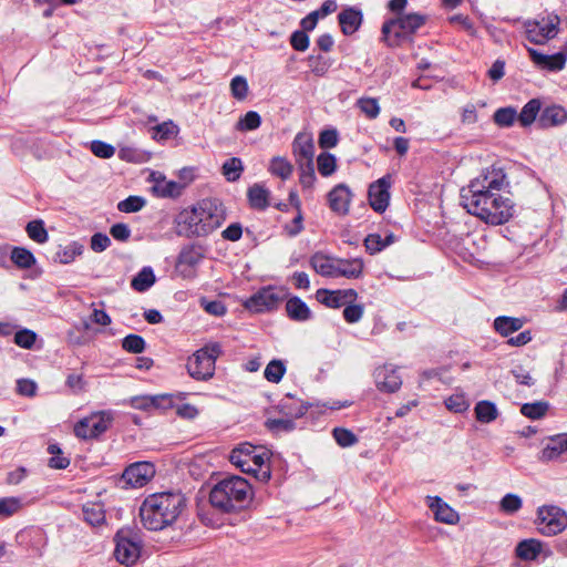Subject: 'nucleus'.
I'll use <instances>...</instances> for the list:
<instances>
[{"label":"nucleus","instance_id":"nucleus-3","mask_svg":"<svg viewBox=\"0 0 567 567\" xmlns=\"http://www.w3.org/2000/svg\"><path fill=\"white\" fill-rule=\"evenodd\" d=\"M251 497L250 484L240 476H230L212 488L209 502L214 508L223 513H234L245 508Z\"/></svg>","mask_w":567,"mask_h":567},{"label":"nucleus","instance_id":"nucleus-8","mask_svg":"<svg viewBox=\"0 0 567 567\" xmlns=\"http://www.w3.org/2000/svg\"><path fill=\"white\" fill-rule=\"evenodd\" d=\"M424 17L419 13H409L398 19L386 21L382 25V33L389 44L394 45L401 38L414 33L424 24Z\"/></svg>","mask_w":567,"mask_h":567},{"label":"nucleus","instance_id":"nucleus-62","mask_svg":"<svg viewBox=\"0 0 567 567\" xmlns=\"http://www.w3.org/2000/svg\"><path fill=\"white\" fill-rule=\"evenodd\" d=\"M111 245V239L106 234L95 233L91 237L90 247L94 252H102Z\"/></svg>","mask_w":567,"mask_h":567},{"label":"nucleus","instance_id":"nucleus-2","mask_svg":"<svg viewBox=\"0 0 567 567\" xmlns=\"http://www.w3.org/2000/svg\"><path fill=\"white\" fill-rule=\"evenodd\" d=\"M186 507L181 492H162L148 495L142 503L140 516L148 530H163L172 526Z\"/></svg>","mask_w":567,"mask_h":567},{"label":"nucleus","instance_id":"nucleus-25","mask_svg":"<svg viewBox=\"0 0 567 567\" xmlns=\"http://www.w3.org/2000/svg\"><path fill=\"white\" fill-rule=\"evenodd\" d=\"M364 262L361 258L342 259L338 258L336 278L358 279L362 276Z\"/></svg>","mask_w":567,"mask_h":567},{"label":"nucleus","instance_id":"nucleus-41","mask_svg":"<svg viewBox=\"0 0 567 567\" xmlns=\"http://www.w3.org/2000/svg\"><path fill=\"white\" fill-rule=\"evenodd\" d=\"M286 373V364L282 360H271L264 371V377L271 383H279Z\"/></svg>","mask_w":567,"mask_h":567},{"label":"nucleus","instance_id":"nucleus-24","mask_svg":"<svg viewBox=\"0 0 567 567\" xmlns=\"http://www.w3.org/2000/svg\"><path fill=\"white\" fill-rule=\"evenodd\" d=\"M310 265L320 276L336 278L338 257L326 255L323 252H316L310 258Z\"/></svg>","mask_w":567,"mask_h":567},{"label":"nucleus","instance_id":"nucleus-44","mask_svg":"<svg viewBox=\"0 0 567 567\" xmlns=\"http://www.w3.org/2000/svg\"><path fill=\"white\" fill-rule=\"evenodd\" d=\"M445 406L453 413H463L468 410L470 401L463 392H456L444 401Z\"/></svg>","mask_w":567,"mask_h":567},{"label":"nucleus","instance_id":"nucleus-26","mask_svg":"<svg viewBox=\"0 0 567 567\" xmlns=\"http://www.w3.org/2000/svg\"><path fill=\"white\" fill-rule=\"evenodd\" d=\"M563 454H567V433L550 437L542 450L540 460L553 461Z\"/></svg>","mask_w":567,"mask_h":567},{"label":"nucleus","instance_id":"nucleus-60","mask_svg":"<svg viewBox=\"0 0 567 567\" xmlns=\"http://www.w3.org/2000/svg\"><path fill=\"white\" fill-rule=\"evenodd\" d=\"M90 150L96 157L100 158H111L115 153V148L111 144L102 141L91 142Z\"/></svg>","mask_w":567,"mask_h":567},{"label":"nucleus","instance_id":"nucleus-48","mask_svg":"<svg viewBox=\"0 0 567 567\" xmlns=\"http://www.w3.org/2000/svg\"><path fill=\"white\" fill-rule=\"evenodd\" d=\"M357 106L370 120L377 118L380 114V105L374 97H361L357 101Z\"/></svg>","mask_w":567,"mask_h":567},{"label":"nucleus","instance_id":"nucleus-35","mask_svg":"<svg viewBox=\"0 0 567 567\" xmlns=\"http://www.w3.org/2000/svg\"><path fill=\"white\" fill-rule=\"evenodd\" d=\"M268 171L271 175L286 181L292 175L293 166L286 157L275 156L269 162Z\"/></svg>","mask_w":567,"mask_h":567},{"label":"nucleus","instance_id":"nucleus-51","mask_svg":"<svg viewBox=\"0 0 567 567\" xmlns=\"http://www.w3.org/2000/svg\"><path fill=\"white\" fill-rule=\"evenodd\" d=\"M145 340L138 334H128L122 340V348L130 353H142L145 350Z\"/></svg>","mask_w":567,"mask_h":567},{"label":"nucleus","instance_id":"nucleus-17","mask_svg":"<svg viewBox=\"0 0 567 567\" xmlns=\"http://www.w3.org/2000/svg\"><path fill=\"white\" fill-rule=\"evenodd\" d=\"M373 377L377 388L382 392L394 393L402 385L401 375L392 364L375 368Z\"/></svg>","mask_w":567,"mask_h":567},{"label":"nucleus","instance_id":"nucleus-9","mask_svg":"<svg viewBox=\"0 0 567 567\" xmlns=\"http://www.w3.org/2000/svg\"><path fill=\"white\" fill-rule=\"evenodd\" d=\"M199 234L207 236L217 229L225 220V208L218 200L205 198L197 203Z\"/></svg>","mask_w":567,"mask_h":567},{"label":"nucleus","instance_id":"nucleus-32","mask_svg":"<svg viewBox=\"0 0 567 567\" xmlns=\"http://www.w3.org/2000/svg\"><path fill=\"white\" fill-rule=\"evenodd\" d=\"M269 190L261 184H254L247 192L250 206L260 210L269 206Z\"/></svg>","mask_w":567,"mask_h":567},{"label":"nucleus","instance_id":"nucleus-18","mask_svg":"<svg viewBox=\"0 0 567 567\" xmlns=\"http://www.w3.org/2000/svg\"><path fill=\"white\" fill-rule=\"evenodd\" d=\"M527 51L530 60L539 70L558 72L565 68L567 51H559L555 54H544L533 48H527Z\"/></svg>","mask_w":567,"mask_h":567},{"label":"nucleus","instance_id":"nucleus-55","mask_svg":"<svg viewBox=\"0 0 567 567\" xmlns=\"http://www.w3.org/2000/svg\"><path fill=\"white\" fill-rule=\"evenodd\" d=\"M317 177L315 174L313 163L300 164L299 183L303 188H312Z\"/></svg>","mask_w":567,"mask_h":567},{"label":"nucleus","instance_id":"nucleus-31","mask_svg":"<svg viewBox=\"0 0 567 567\" xmlns=\"http://www.w3.org/2000/svg\"><path fill=\"white\" fill-rule=\"evenodd\" d=\"M542 551V542L535 538L519 542L515 548L516 556L522 560H534Z\"/></svg>","mask_w":567,"mask_h":567},{"label":"nucleus","instance_id":"nucleus-20","mask_svg":"<svg viewBox=\"0 0 567 567\" xmlns=\"http://www.w3.org/2000/svg\"><path fill=\"white\" fill-rule=\"evenodd\" d=\"M317 300L329 308H341L348 302L357 299L358 293L354 289L328 290L319 289L316 293Z\"/></svg>","mask_w":567,"mask_h":567},{"label":"nucleus","instance_id":"nucleus-14","mask_svg":"<svg viewBox=\"0 0 567 567\" xmlns=\"http://www.w3.org/2000/svg\"><path fill=\"white\" fill-rule=\"evenodd\" d=\"M155 475V467L150 462H136L123 472V481L131 487L138 488L146 485Z\"/></svg>","mask_w":567,"mask_h":567},{"label":"nucleus","instance_id":"nucleus-22","mask_svg":"<svg viewBox=\"0 0 567 567\" xmlns=\"http://www.w3.org/2000/svg\"><path fill=\"white\" fill-rule=\"evenodd\" d=\"M292 151L299 164L313 163L315 144L309 134H297L292 142Z\"/></svg>","mask_w":567,"mask_h":567},{"label":"nucleus","instance_id":"nucleus-11","mask_svg":"<svg viewBox=\"0 0 567 567\" xmlns=\"http://www.w3.org/2000/svg\"><path fill=\"white\" fill-rule=\"evenodd\" d=\"M114 556L123 565H133L141 555V544L130 529H121L116 533Z\"/></svg>","mask_w":567,"mask_h":567},{"label":"nucleus","instance_id":"nucleus-39","mask_svg":"<svg viewBox=\"0 0 567 567\" xmlns=\"http://www.w3.org/2000/svg\"><path fill=\"white\" fill-rule=\"evenodd\" d=\"M10 258L17 267L22 269H29L35 264L33 254L23 247H13Z\"/></svg>","mask_w":567,"mask_h":567},{"label":"nucleus","instance_id":"nucleus-63","mask_svg":"<svg viewBox=\"0 0 567 567\" xmlns=\"http://www.w3.org/2000/svg\"><path fill=\"white\" fill-rule=\"evenodd\" d=\"M364 309L361 305H346L343 318L349 323H355L361 320Z\"/></svg>","mask_w":567,"mask_h":567},{"label":"nucleus","instance_id":"nucleus-46","mask_svg":"<svg viewBox=\"0 0 567 567\" xmlns=\"http://www.w3.org/2000/svg\"><path fill=\"white\" fill-rule=\"evenodd\" d=\"M494 122L501 127H509L517 121V112L514 107H501L493 115Z\"/></svg>","mask_w":567,"mask_h":567},{"label":"nucleus","instance_id":"nucleus-52","mask_svg":"<svg viewBox=\"0 0 567 567\" xmlns=\"http://www.w3.org/2000/svg\"><path fill=\"white\" fill-rule=\"evenodd\" d=\"M248 90L249 87L246 78H244L243 75H236L231 79L230 92L236 100H245L248 95Z\"/></svg>","mask_w":567,"mask_h":567},{"label":"nucleus","instance_id":"nucleus-40","mask_svg":"<svg viewBox=\"0 0 567 567\" xmlns=\"http://www.w3.org/2000/svg\"><path fill=\"white\" fill-rule=\"evenodd\" d=\"M23 508L22 498L8 496L0 498V518L10 517Z\"/></svg>","mask_w":567,"mask_h":567},{"label":"nucleus","instance_id":"nucleus-19","mask_svg":"<svg viewBox=\"0 0 567 567\" xmlns=\"http://www.w3.org/2000/svg\"><path fill=\"white\" fill-rule=\"evenodd\" d=\"M425 503L433 513L436 522L446 525H456L460 522L458 513L440 496H426Z\"/></svg>","mask_w":567,"mask_h":567},{"label":"nucleus","instance_id":"nucleus-34","mask_svg":"<svg viewBox=\"0 0 567 567\" xmlns=\"http://www.w3.org/2000/svg\"><path fill=\"white\" fill-rule=\"evenodd\" d=\"M156 281L152 267H143L131 281V287L137 292L147 291Z\"/></svg>","mask_w":567,"mask_h":567},{"label":"nucleus","instance_id":"nucleus-47","mask_svg":"<svg viewBox=\"0 0 567 567\" xmlns=\"http://www.w3.org/2000/svg\"><path fill=\"white\" fill-rule=\"evenodd\" d=\"M317 165L319 173L328 177L332 175L337 169V158L333 154L330 153H321L317 157Z\"/></svg>","mask_w":567,"mask_h":567},{"label":"nucleus","instance_id":"nucleus-5","mask_svg":"<svg viewBox=\"0 0 567 567\" xmlns=\"http://www.w3.org/2000/svg\"><path fill=\"white\" fill-rule=\"evenodd\" d=\"M221 354V347L218 342L207 343L195 351L187 360V372L197 381H207L215 374L217 358Z\"/></svg>","mask_w":567,"mask_h":567},{"label":"nucleus","instance_id":"nucleus-43","mask_svg":"<svg viewBox=\"0 0 567 567\" xmlns=\"http://www.w3.org/2000/svg\"><path fill=\"white\" fill-rule=\"evenodd\" d=\"M25 231L30 239L38 244H44L49 239L48 231L44 227V223L41 219L32 220L28 223Z\"/></svg>","mask_w":567,"mask_h":567},{"label":"nucleus","instance_id":"nucleus-37","mask_svg":"<svg viewBox=\"0 0 567 567\" xmlns=\"http://www.w3.org/2000/svg\"><path fill=\"white\" fill-rule=\"evenodd\" d=\"M475 417L481 423H491L498 416L496 405L491 401H480L474 408Z\"/></svg>","mask_w":567,"mask_h":567},{"label":"nucleus","instance_id":"nucleus-1","mask_svg":"<svg viewBox=\"0 0 567 567\" xmlns=\"http://www.w3.org/2000/svg\"><path fill=\"white\" fill-rule=\"evenodd\" d=\"M508 188L509 181L505 171L495 166L487 167L462 188V205L471 215L488 225H503L515 213Z\"/></svg>","mask_w":567,"mask_h":567},{"label":"nucleus","instance_id":"nucleus-27","mask_svg":"<svg viewBox=\"0 0 567 567\" xmlns=\"http://www.w3.org/2000/svg\"><path fill=\"white\" fill-rule=\"evenodd\" d=\"M567 121V111L558 105L544 109L538 117V124L543 128L554 127Z\"/></svg>","mask_w":567,"mask_h":567},{"label":"nucleus","instance_id":"nucleus-49","mask_svg":"<svg viewBox=\"0 0 567 567\" xmlns=\"http://www.w3.org/2000/svg\"><path fill=\"white\" fill-rule=\"evenodd\" d=\"M548 410V403L546 402H534V403H525L520 408V412L524 416L538 420L545 415Z\"/></svg>","mask_w":567,"mask_h":567},{"label":"nucleus","instance_id":"nucleus-50","mask_svg":"<svg viewBox=\"0 0 567 567\" xmlns=\"http://www.w3.org/2000/svg\"><path fill=\"white\" fill-rule=\"evenodd\" d=\"M522 506H523L522 498L518 495L512 494V493L506 494L501 499V503H499V507H501L502 512H504L505 514H508V515H513V514L517 513L522 508Z\"/></svg>","mask_w":567,"mask_h":567},{"label":"nucleus","instance_id":"nucleus-6","mask_svg":"<svg viewBox=\"0 0 567 567\" xmlns=\"http://www.w3.org/2000/svg\"><path fill=\"white\" fill-rule=\"evenodd\" d=\"M559 25L560 18L555 13L539 14L524 22L526 37L535 44H545L554 39L559 32Z\"/></svg>","mask_w":567,"mask_h":567},{"label":"nucleus","instance_id":"nucleus-16","mask_svg":"<svg viewBox=\"0 0 567 567\" xmlns=\"http://www.w3.org/2000/svg\"><path fill=\"white\" fill-rule=\"evenodd\" d=\"M181 394H178L179 398ZM177 395L174 394H157V395H140L131 400L134 409L151 412L153 410H167L175 405Z\"/></svg>","mask_w":567,"mask_h":567},{"label":"nucleus","instance_id":"nucleus-54","mask_svg":"<svg viewBox=\"0 0 567 567\" xmlns=\"http://www.w3.org/2000/svg\"><path fill=\"white\" fill-rule=\"evenodd\" d=\"M389 245H391V240H383L379 234H370L364 239V246L371 255L380 252Z\"/></svg>","mask_w":567,"mask_h":567},{"label":"nucleus","instance_id":"nucleus-64","mask_svg":"<svg viewBox=\"0 0 567 567\" xmlns=\"http://www.w3.org/2000/svg\"><path fill=\"white\" fill-rule=\"evenodd\" d=\"M290 44L295 50L303 52L309 48V37L305 31L297 30L290 37Z\"/></svg>","mask_w":567,"mask_h":567},{"label":"nucleus","instance_id":"nucleus-30","mask_svg":"<svg viewBox=\"0 0 567 567\" xmlns=\"http://www.w3.org/2000/svg\"><path fill=\"white\" fill-rule=\"evenodd\" d=\"M524 324V319L515 317L499 316L494 320V329L502 337H509L512 333L522 329Z\"/></svg>","mask_w":567,"mask_h":567},{"label":"nucleus","instance_id":"nucleus-23","mask_svg":"<svg viewBox=\"0 0 567 567\" xmlns=\"http://www.w3.org/2000/svg\"><path fill=\"white\" fill-rule=\"evenodd\" d=\"M309 406L310 404L303 402L301 399L287 394L280 400L278 410L282 415L295 420L303 416Z\"/></svg>","mask_w":567,"mask_h":567},{"label":"nucleus","instance_id":"nucleus-42","mask_svg":"<svg viewBox=\"0 0 567 567\" xmlns=\"http://www.w3.org/2000/svg\"><path fill=\"white\" fill-rule=\"evenodd\" d=\"M244 172V165L240 158L231 157L223 164V175L228 182H236Z\"/></svg>","mask_w":567,"mask_h":567},{"label":"nucleus","instance_id":"nucleus-59","mask_svg":"<svg viewBox=\"0 0 567 567\" xmlns=\"http://www.w3.org/2000/svg\"><path fill=\"white\" fill-rule=\"evenodd\" d=\"M333 437L341 447H350L358 442L357 436L350 430L343 427H336L333 430Z\"/></svg>","mask_w":567,"mask_h":567},{"label":"nucleus","instance_id":"nucleus-21","mask_svg":"<svg viewBox=\"0 0 567 567\" xmlns=\"http://www.w3.org/2000/svg\"><path fill=\"white\" fill-rule=\"evenodd\" d=\"M352 194L344 184H338L328 194L330 209L338 215H347L351 203Z\"/></svg>","mask_w":567,"mask_h":567},{"label":"nucleus","instance_id":"nucleus-61","mask_svg":"<svg viewBox=\"0 0 567 567\" xmlns=\"http://www.w3.org/2000/svg\"><path fill=\"white\" fill-rule=\"evenodd\" d=\"M156 188L161 192L162 196L165 197H177L183 190V186L174 181H164L163 183H158Z\"/></svg>","mask_w":567,"mask_h":567},{"label":"nucleus","instance_id":"nucleus-58","mask_svg":"<svg viewBox=\"0 0 567 567\" xmlns=\"http://www.w3.org/2000/svg\"><path fill=\"white\" fill-rule=\"evenodd\" d=\"M266 425L272 432H290L295 429V421L288 416L280 419H268Z\"/></svg>","mask_w":567,"mask_h":567},{"label":"nucleus","instance_id":"nucleus-56","mask_svg":"<svg viewBox=\"0 0 567 567\" xmlns=\"http://www.w3.org/2000/svg\"><path fill=\"white\" fill-rule=\"evenodd\" d=\"M37 340V333L29 329H20L14 334V343L23 349H31Z\"/></svg>","mask_w":567,"mask_h":567},{"label":"nucleus","instance_id":"nucleus-38","mask_svg":"<svg viewBox=\"0 0 567 567\" xmlns=\"http://www.w3.org/2000/svg\"><path fill=\"white\" fill-rule=\"evenodd\" d=\"M82 513L84 520L92 526L100 525L105 520V512L100 503H85Z\"/></svg>","mask_w":567,"mask_h":567},{"label":"nucleus","instance_id":"nucleus-45","mask_svg":"<svg viewBox=\"0 0 567 567\" xmlns=\"http://www.w3.org/2000/svg\"><path fill=\"white\" fill-rule=\"evenodd\" d=\"M261 124V117L256 111H248L236 123V130L239 132H248L257 130Z\"/></svg>","mask_w":567,"mask_h":567},{"label":"nucleus","instance_id":"nucleus-28","mask_svg":"<svg viewBox=\"0 0 567 567\" xmlns=\"http://www.w3.org/2000/svg\"><path fill=\"white\" fill-rule=\"evenodd\" d=\"M84 251V246L79 241H71L65 246H59L55 255L54 261L69 265L72 264L78 257H80Z\"/></svg>","mask_w":567,"mask_h":567},{"label":"nucleus","instance_id":"nucleus-57","mask_svg":"<svg viewBox=\"0 0 567 567\" xmlns=\"http://www.w3.org/2000/svg\"><path fill=\"white\" fill-rule=\"evenodd\" d=\"M145 205V199L140 196H130L117 204V209L122 213H136Z\"/></svg>","mask_w":567,"mask_h":567},{"label":"nucleus","instance_id":"nucleus-53","mask_svg":"<svg viewBox=\"0 0 567 567\" xmlns=\"http://www.w3.org/2000/svg\"><path fill=\"white\" fill-rule=\"evenodd\" d=\"M48 451L52 455L49 461L50 467L56 470H64L70 465V460L61 455L62 452L58 444L49 445Z\"/></svg>","mask_w":567,"mask_h":567},{"label":"nucleus","instance_id":"nucleus-33","mask_svg":"<svg viewBox=\"0 0 567 567\" xmlns=\"http://www.w3.org/2000/svg\"><path fill=\"white\" fill-rule=\"evenodd\" d=\"M286 310L290 319L307 321L311 317L309 307L298 297L290 298L286 303Z\"/></svg>","mask_w":567,"mask_h":567},{"label":"nucleus","instance_id":"nucleus-10","mask_svg":"<svg viewBox=\"0 0 567 567\" xmlns=\"http://www.w3.org/2000/svg\"><path fill=\"white\" fill-rule=\"evenodd\" d=\"M113 414L111 411H100L81 419L74 425V434L79 439H94L104 433L112 424Z\"/></svg>","mask_w":567,"mask_h":567},{"label":"nucleus","instance_id":"nucleus-36","mask_svg":"<svg viewBox=\"0 0 567 567\" xmlns=\"http://www.w3.org/2000/svg\"><path fill=\"white\" fill-rule=\"evenodd\" d=\"M542 103L537 99L528 101L522 109L520 113H517V121L523 127L529 126L535 122L538 113L540 112Z\"/></svg>","mask_w":567,"mask_h":567},{"label":"nucleus","instance_id":"nucleus-7","mask_svg":"<svg viewBox=\"0 0 567 567\" xmlns=\"http://www.w3.org/2000/svg\"><path fill=\"white\" fill-rule=\"evenodd\" d=\"M535 525L544 536H556L567 527L566 512L556 505H542L537 508Z\"/></svg>","mask_w":567,"mask_h":567},{"label":"nucleus","instance_id":"nucleus-29","mask_svg":"<svg viewBox=\"0 0 567 567\" xmlns=\"http://www.w3.org/2000/svg\"><path fill=\"white\" fill-rule=\"evenodd\" d=\"M362 22L361 11L349 8L339 13V23L347 35L354 33Z\"/></svg>","mask_w":567,"mask_h":567},{"label":"nucleus","instance_id":"nucleus-15","mask_svg":"<svg viewBox=\"0 0 567 567\" xmlns=\"http://www.w3.org/2000/svg\"><path fill=\"white\" fill-rule=\"evenodd\" d=\"M176 233L184 237H200L197 204L181 210L175 217Z\"/></svg>","mask_w":567,"mask_h":567},{"label":"nucleus","instance_id":"nucleus-12","mask_svg":"<svg viewBox=\"0 0 567 567\" xmlns=\"http://www.w3.org/2000/svg\"><path fill=\"white\" fill-rule=\"evenodd\" d=\"M282 300V292L275 287H265L254 293L245 302V307L254 312L276 309Z\"/></svg>","mask_w":567,"mask_h":567},{"label":"nucleus","instance_id":"nucleus-13","mask_svg":"<svg viewBox=\"0 0 567 567\" xmlns=\"http://www.w3.org/2000/svg\"><path fill=\"white\" fill-rule=\"evenodd\" d=\"M391 176L384 175L369 186L370 206L378 213H383L390 203Z\"/></svg>","mask_w":567,"mask_h":567},{"label":"nucleus","instance_id":"nucleus-4","mask_svg":"<svg viewBox=\"0 0 567 567\" xmlns=\"http://www.w3.org/2000/svg\"><path fill=\"white\" fill-rule=\"evenodd\" d=\"M229 461L241 472L252 474L259 481L266 482L270 478L269 453L260 446L241 443L230 452Z\"/></svg>","mask_w":567,"mask_h":567}]
</instances>
